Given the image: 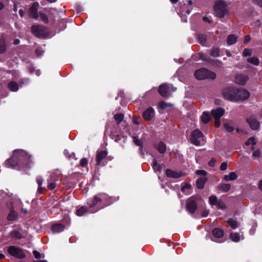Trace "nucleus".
I'll use <instances>...</instances> for the list:
<instances>
[{
    "label": "nucleus",
    "mask_w": 262,
    "mask_h": 262,
    "mask_svg": "<svg viewBox=\"0 0 262 262\" xmlns=\"http://www.w3.org/2000/svg\"><path fill=\"white\" fill-rule=\"evenodd\" d=\"M30 157V155L22 149L15 150L13 156L6 161V166L12 168H15L17 166L29 167Z\"/></svg>",
    "instance_id": "obj_1"
},
{
    "label": "nucleus",
    "mask_w": 262,
    "mask_h": 262,
    "mask_svg": "<svg viewBox=\"0 0 262 262\" xmlns=\"http://www.w3.org/2000/svg\"><path fill=\"white\" fill-rule=\"evenodd\" d=\"M214 14L219 18H223L228 13L226 4L223 1H217L215 3L213 7Z\"/></svg>",
    "instance_id": "obj_2"
},
{
    "label": "nucleus",
    "mask_w": 262,
    "mask_h": 262,
    "mask_svg": "<svg viewBox=\"0 0 262 262\" xmlns=\"http://www.w3.org/2000/svg\"><path fill=\"white\" fill-rule=\"evenodd\" d=\"M194 76L198 80H203L207 78L214 79L216 77V74L205 68H201L195 72Z\"/></svg>",
    "instance_id": "obj_3"
},
{
    "label": "nucleus",
    "mask_w": 262,
    "mask_h": 262,
    "mask_svg": "<svg viewBox=\"0 0 262 262\" xmlns=\"http://www.w3.org/2000/svg\"><path fill=\"white\" fill-rule=\"evenodd\" d=\"M190 140L191 143L196 146L203 145L206 142L202 133L198 129L192 132Z\"/></svg>",
    "instance_id": "obj_4"
},
{
    "label": "nucleus",
    "mask_w": 262,
    "mask_h": 262,
    "mask_svg": "<svg viewBox=\"0 0 262 262\" xmlns=\"http://www.w3.org/2000/svg\"><path fill=\"white\" fill-rule=\"evenodd\" d=\"M223 96L226 99L235 101L236 88L231 85H228L222 91Z\"/></svg>",
    "instance_id": "obj_5"
},
{
    "label": "nucleus",
    "mask_w": 262,
    "mask_h": 262,
    "mask_svg": "<svg viewBox=\"0 0 262 262\" xmlns=\"http://www.w3.org/2000/svg\"><path fill=\"white\" fill-rule=\"evenodd\" d=\"M7 252L10 255L18 259H23L26 257L23 249L15 246L8 247Z\"/></svg>",
    "instance_id": "obj_6"
},
{
    "label": "nucleus",
    "mask_w": 262,
    "mask_h": 262,
    "mask_svg": "<svg viewBox=\"0 0 262 262\" xmlns=\"http://www.w3.org/2000/svg\"><path fill=\"white\" fill-rule=\"evenodd\" d=\"M108 196L104 193H99L94 196L93 199H90L88 202V204L90 207L92 208L95 206L98 203L101 202L102 201H106Z\"/></svg>",
    "instance_id": "obj_7"
},
{
    "label": "nucleus",
    "mask_w": 262,
    "mask_h": 262,
    "mask_svg": "<svg viewBox=\"0 0 262 262\" xmlns=\"http://www.w3.org/2000/svg\"><path fill=\"white\" fill-rule=\"evenodd\" d=\"M235 96V101L243 100L247 99L249 97L250 93L245 89H236V95Z\"/></svg>",
    "instance_id": "obj_8"
},
{
    "label": "nucleus",
    "mask_w": 262,
    "mask_h": 262,
    "mask_svg": "<svg viewBox=\"0 0 262 262\" xmlns=\"http://www.w3.org/2000/svg\"><path fill=\"white\" fill-rule=\"evenodd\" d=\"M197 208L196 201L194 198H190L186 201V209L190 213H193Z\"/></svg>",
    "instance_id": "obj_9"
},
{
    "label": "nucleus",
    "mask_w": 262,
    "mask_h": 262,
    "mask_svg": "<svg viewBox=\"0 0 262 262\" xmlns=\"http://www.w3.org/2000/svg\"><path fill=\"white\" fill-rule=\"evenodd\" d=\"M39 8V4L38 3H33L29 10V15L31 18L37 20L38 18V9Z\"/></svg>",
    "instance_id": "obj_10"
},
{
    "label": "nucleus",
    "mask_w": 262,
    "mask_h": 262,
    "mask_svg": "<svg viewBox=\"0 0 262 262\" xmlns=\"http://www.w3.org/2000/svg\"><path fill=\"white\" fill-rule=\"evenodd\" d=\"M31 31L34 35L40 37L44 34L45 28L41 25H33L31 28Z\"/></svg>",
    "instance_id": "obj_11"
},
{
    "label": "nucleus",
    "mask_w": 262,
    "mask_h": 262,
    "mask_svg": "<svg viewBox=\"0 0 262 262\" xmlns=\"http://www.w3.org/2000/svg\"><path fill=\"white\" fill-rule=\"evenodd\" d=\"M158 92L163 97H168L170 95V87L166 84H163L159 87Z\"/></svg>",
    "instance_id": "obj_12"
},
{
    "label": "nucleus",
    "mask_w": 262,
    "mask_h": 262,
    "mask_svg": "<svg viewBox=\"0 0 262 262\" xmlns=\"http://www.w3.org/2000/svg\"><path fill=\"white\" fill-rule=\"evenodd\" d=\"M225 110L222 107H217L211 111V113L214 119H220L225 114Z\"/></svg>",
    "instance_id": "obj_13"
},
{
    "label": "nucleus",
    "mask_w": 262,
    "mask_h": 262,
    "mask_svg": "<svg viewBox=\"0 0 262 262\" xmlns=\"http://www.w3.org/2000/svg\"><path fill=\"white\" fill-rule=\"evenodd\" d=\"M155 116V111L154 110L149 107L147 108L143 113V118L147 121L150 120L152 118Z\"/></svg>",
    "instance_id": "obj_14"
},
{
    "label": "nucleus",
    "mask_w": 262,
    "mask_h": 262,
    "mask_svg": "<svg viewBox=\"0 0 262 262\" xmlns=\"http://www.w3.org/2000/svg\"><path fill=\"white\" fill-rule=\"evenodd\" d=\"M248 79L247 75L237 74L235 77V82L240 85H244Z\"/></svg>",
    "instance_id": "obj_15"
},
{
    "label": "nucleus",
    "mask_w": 262,
    "mask_h": 262,
    "mask_svg": "<svg viewBox=\"0 0 262 262\" xmlns=\"http://www.w3.org/2000/svg\"><path fill=\"white\" fill-rule=\"evenodd\" d=\"M247 122H248L251 128L253 130H256L259 127V123L254 118H250L248 119Z\"/></svg>",
    "instance_id": "obj_16"
},
{
    "label": "nucleus",
    "mask_w": 262,
    "mask_h": 262,
    "mask_svg": "<svg viewBox=\"0 0 262 262\" xmlns=\"http://www.w3.org/2000/svg\"><path fill=\"white\" fill-rule=\"evenodd\" d=\"M212 233L214 237L216 238H221L224 235V231L221 228H215L212 231Z\"/></svg>",
    "instance_id": "obj_17"
},
{
    "label": "nucleus",
    "mask_w": 262,
    "mask_h": 262,
    "mask_svg": "<svg viewBox=\"0 0 262 262\" xmlns=\"http://www.w3.org/2000/svg\"><path fill=\"white\" fill-rule=\"evenodd\" d=\"M106 155L107 152L106 151H98L96 158L97 164H100L101 161L106 157Z\"/></svg>",
    "instance_id": "obj_18"
},
{
    "label": "nucleus",
    "mask_w": 262,
    "mask_h": 262,
    "mask_svg": "<svg viewBox=\"0 0 262 262\" xmlns=\"http://www.w3.org/2000/svg\"><path fill=\"white\" fill-rule=\"evenodd\" d=\"M237 178V176L235 172H231L229 174L224 176V180L226 181H234Z\"/></svg>",
    "instance_id": "obj_19"
},
{
    "label": "nucleus",
    "mask_w": 262,
    "mask_h": 262,
    "mask_svg": "<svg viewBox=\"0 0 262 262\" xmlns=\"http://www.w3.org/2000/svg\"><path fill=\"white\" fill-rule=\"evenodd\" d=\"M166 174L168 177L178 178L181 176V173L171 170L170 169H167L166 170Z\"/></svg>",
    "instance_id": "obj_20"
},
{
    "label": "nucleus",
    "mask_w": 262,
    "mask_h": 262,
    "mask_svg": "<svg viewBox=\"0 0 262 262\" xmlns=\"http://www.w3.org/2000/svg\"><path fill=\"white\" fill-rule=\"evenodd\" d=\"M206 181L207 179L205 177H203L198 179L196 183L197 187L199 189L203 188Z\"/></svg>",
    "instance_id": "obj_21"
},
{
    "label": "nucleus",
    "mask_w": 262,
    "mask_h": 262,
    "mask_svg": "<svg viewBox=\"0 0 262 262\" xmlns=\"http://www.w3.org/2000/svg\"><path fill=\"white\" fill-rule=\"evenodd\" d=\"M64 229V226L61 224L54 225L52 227V230L54 233H58L62 231Z\"/></svg>",
    "instance_id": "obj_22"
},
{
    "label": "nucleus",
    "mask_w": 262,
    "mask_h": 262,
    "mask_svg": "<svg viewBox=\"0 0 262 262\" xmlns=\"http://www.w3.org/2000/svg\"><path fill=\"white\" fill-rule=\"evenodd\" d=\"M236 37L233 34L229 35L227 39V42L228 45H233L236 42Z\"/></svg>",
    "instance_id": "obj_23"
},
{
    "label": "nucleus",
    "mask_w": 262,
    "mask_h": 262,
    "mask_svg": "<svg viewBox=\"0 0 262 262\" xmlns=\"http://www.w3.org/2000/svg\"><path fill=\"white\" fill-rule=\"evenodd\" d=\"M17 217V213L14 210H11L8 215L7 219L8 221H14Z\"/></svg>",
    "instance_id": "obj_24"
},
{
    "label": "nucleus",
    "mask_w": 262,
    "mask_h": 262,
    "mask_svg": "<svg viewBox=\"0 0 262 262\" xmlns=\"http://www.w3.org/2000/svg\"><path fill=\"white\" fill-rule=\"evenodd\" d=\"M210 119V116L208 112H204L202 116L201 120L204 123H207Z\"/></svg>",
    "instance_id": "obj_25"
},
{
    "label": "nucleus",
    "mask_w": 262,
    "mask_h": 262,
    "mask_svg": "<svg viewBox=\"0 0 262 262\" xmlns=\"http://www.w3.org/2000/svg\"><path fill=\"white\" fill-rule=\"evenodd\" d=\"M8 88L11 91L16 92L18 90V85L14 81H11L8 84Z\"/></svg>",
    "instance_id": "obj_26"
},
{
    "label": "nucleus",
    "mask_w": 262,
    "mask_h": 262,
    "mask_svg": "<svg viewBox=\"0 0 262 262\" xmlns=\"http://www.w3.org/2000/svg\"><path fill=\"white\" fill-rule=\"evenodd\" d=\"M218 188L223 192H227L230 190L231 185L229 184H221L218 186Z\"/></svg>",
    "instance_id": "obj_27"
},
{
    "label": "nucleus",
    "mask_w": 262,
    "mask_h": 262,
    "mask_svg": "<svg viewBox=\"0 0 262 262\" xmlns=\"http://www.w3.org/2000/svg\"><path fill=\"white\" fill-rule=\"evenodd\" d=\"M247 61L255 66H258L259 63L258 58L256 57H250L247 59Z\"/></svg>",
    "instance_id": "obj_28"
},
{
    "label": "nucleus",
    "mask_w": 262,
    "mask_h": 262,
    "mask_svg": "<svg viewBox=\"0 0 262 262\" xmlns=\"http://www.w3.org/2000/svg\"><path fill=\"white\" fill-rule=\"evenodd\" d=\"M157 148L160 153H164L166 149V145L163 142H160L158 144Z\"/></svg>",
    "instance_id": "obj_29"
},
{
    "label": "nucleus",
    "mask_w": 262,
    "mask_h": 262,
    "mask_svg": "<svg viewBox=\"0 0 262 262\" xmlns=\"http://www.w3.org/2000/svg\"><path fill=\"white\" fill-rule=\"evenodd\" d=\"M230 238L234 242H238L240 240V235L238 233L231 232L230 235Z\"/></svg>",
    "instance_id": "obj_30"
},
{
    "label": "nucleus",
    "mask_w": 262,
    "mask_h": 262,
    "mask_svg": "<svg viewBox=\"0 0 262 262\" xmlns=\"http://www.w3.org/2000/svg\"><path fill=\"white\" fill-rule=\"evenodd\" d=\"M5 37L4 36H1L0 37V53H4L5 51Z\"/></svg>",
    "instance_id": "obj_31"
},
{
    "label": "nucleus",
    "mask_w": 262,
    "mask_h": 262,
    "mask_svg": "<svg viewBox=\"0 0 262 262\" xmlns=\"http://www.w3.org/2000/svg\"><path fill=\"white\" fill-rule=\"evenodd\" d=\"M38 17L45 24H47L49 22V19L47 15L43 12H39Z\"/></svg>",
    "instance_id": "obj_32"
},
{
    "label": "nucleus",
    "mask_w": 262,
    "mask_h": 262,
    "mask_svg": "<svg viewBox=\"0 0 262 262\" xmlns=\"http://www.w3.org/2000/svg\"><path fill=\"white\" fill-rule=\"evenodd\" d=\"M36 181L38 185V191L39 193H42L43 191V188L41 187V185L42 184L43 182L42 178L41 177H38L37 178Z\"/></svg>",
    "instance_id": "obj_33"
},
{
    "label": "nucleus",
    "mask_w": 262,
    "mask_h": 262,
    "mask_svg": "<svg viewBox=\"0 0 262 262\" xmlns=\"http://www.w3.org/2000/svg\"><path fill=\"white\" fill-rule=\"evenodd\" d=\"M227 223L233 229L238 227V223L234 220L230 219L227 221Z\"/></svg>",
    "instance_id": "obj_34"
},
{
    "label": "nucleus",
    "mask_w": 262,
    "mask_h": 262,
    "mask_svg": "<svg viewBox=\"0 0 262 262\" xmlns=\"http://www.w3.org/2000/svg\"><path fill=\"white\" fill-rule=\"evenodd\" d=\"M191 188V185L186 184L181 188V191L186 194H188L190 191Z\"/></svg>",
    "instance_id": "obj_35"
},
{
    "label": "nucleus",
    "mask_w": 262,
    "mask_h": 262,
    "mask_svg": "<svg viewBox=\"0 0 262 262\" xmlns=\"http://www.w3.org/2000/svg\"><path fill=\"white\" fill-rule=\"evenodd\" d=\"M12 237L17 239H20L24 237V236L18 231H14L11 233Z\"/></svg>",
    "instance_id": "obj_36"
},
{
    "label": "nucleus",
    "mask_w": 262,
    "mask_h": 262,
    "mask_svg": "<svg viewBox=\"0 0 262 262\" xmlns=\"http://www.w3.org/2000/svg\"><path fill=\"white\" fill-rule=\"evenodd\" d=\"M114 119L118 124L123 120L124 115L122 114H116L114 116Z\"/></svg>",
    "instance_id": "obj_37"
},
{
    "label": "nucleus",
    "mask_w": 262,
    "mask_h": 262,
    "mask_svg": "<svg viewBox=\"0 0 262 262\" xmlns=\"http://www.w3.org/2000/svg\"><path fill=\"white\" fill-rule=\"evenodd\" d=\"M87 209L85 207H82L79 209H78L76 211L77 215L79 216H81L83 215L86 211Z\"/></svg>",
    "instance_id": "obj_38"
},
{
    "label": "nucleus",
    "mask_w": 262,
    "mask_h": 262,
    "mask_svg": "<svg viewBox=\"0 0 262 262\" xmlns=\"http://www.w3.org/2000/svg\"><path fill=\"white\" fill-rule=\"evenodd\" d=\"M153 168L155 171H160L162 167L160 165L158 164L157 161L155 160L153 162Z\"/></svg>",
    "instance_id": "obj_39"
},
{
    "label": "nucleus",
    "mask_w": 262,
    "mask_h": 262,
    "mask_svg": "<svg viewBox=\"0 0 262 262\" xmlns=\"http://www.w3.org/2000/svg\"><path fill=\"white\" fill-rule=\"evenodd\" d=\"M220 50L217 48L212 49L210 51V55L213 57H217L219 56Z\"/></svg>",
    "instance_id": "obj_40"
},
{
    "label": "nucleus",
    "mask_w": 262,
    "mask_h": 262,
    "mask_svg": "<svg viewBox=\"0 0 262 262\" xmlns=\"http://www.w3.org/2000/svg\"><path fill=\"white\" fill-rule=\"evenodd\" d=\"M198 39L201 44L204 45L206 42V37L204 35H200L198 37Z\"/></svg>",
    "instance_id": "obj_41"
},
{
    "label": "nucleus",
    "mask_w": 262,
    "mask_h": 262,
    "mask_svg": "<svg viewBox=\"0 0 262 262\" xmlns=\"http://www.w3.org/2000/svg\"><path fill=\"white\" fill-rule=\"evenodd\" d=\"M224 128L228 132H232L234 130L233 127L229 123H227L224 124Z\"/></svg>",
    "instance_id": "obj_42"
},
{
    "label": "nucleus",
    "mask_w": 262,
    "mask_h": 262,
    "mask_svg": "<svg viewBox=\"0 0 262 262\" xmlns=\"http://www.w3.org/2000/svg\"><path fill=\"white\" fill-rule=\"evenodd\" d=\"M209 203L212 205H214L217 203V198L214 195H212L209 197Z\"/></svg>",
    "instance_id": "obj_43"
},
{
    "label": "nucleus",
    "mask_w": 262,
    "mask_h": 262,
    "mask_svg": "<svg viewBox=\"0 0 262 262\" xmlns=\"http://www.w3.org/2000/svg\"><path fill=\"white\" fill-rule=\"evenodd\" d=\"M56 187V184L54 182H50L48 180V188L50 190H53Z\"/></svg>",
    "instance_id": "obj_44"
},
{
    "label": "nucleus",
    "mask_w": 262,
    "mask_h": 262,
    "mask_svg": "<svg viewBox=\"0 0 262 262\" xmlns=\"http://www.w3.org/2000/svg\"><path fill=\"white\" fill-rule=\"evenodd\" d=\"M246 145H249L250 144L255 145V139L253 137L250 138L245 143Z\"/></svg>",
    "instance_id": "obj_45"
},
{
    "label": "nucleus",
    "mask_w": 262,
    "mask_h": 262,
    "mask_svg": "<svg viewBox=\"0 0 262 262\" xmlns=\"http://www.w3.org/2000/svg\"><path fill=\"white\" fill-rule=\"evenodd\" d=\"M35 53L38 56H40L44 53V50L41 48H37L35 50Z\"/></svg>",
    "instance_id": "obj_46"
},
{
    "label": "nucleus",
    "mask_w": 262,
    "mask_h": 262,
    "mask_svg": "<svg viewBox=\"0 0 262 262\" xmlns=\"http://www.w3.org/2000/svg\"><path fill=\"white\" fill-rule=\"evenodd\" d=\"M133 141L137 146H141L142 144L141 141L136 137H134Z\"/></svg>",
    "instance_id": "obj_47"
},
{
    "label": "nucleus",
    "mask_w": 262,
    "mask_h": 262,
    "mask_svg": "<svg viewBox=\"0 0 262 262\" xmlns=\"http://www.w3.org/2000/svg\"><path fill=\"white\" fill-rule=\"evenodd\" d=\"M243 56L247 57L251 55V51L248 49H245L243 52Z\"/></svg>",
    "instance_id": "obj_48"
},
{
    "label": "nucleus",
    "mask_w": 262,
    "mask_h": 262,
    "mask_svg": "<svg viewBox=\"0 0 262 262\" xmlns=\"http://www.w3.org/2000/svg\"><path fill=\"white\" fill-rule=\"evenodd\" d=\"M33 253L36 259H40L42 257L41 254L37 251L34 250Z\"/></svg>",
    "instance_id": "obj_49"
},
{
    "label": "nucleus",
    "mask_w": 262,
    "mask_h": 262,
    "mask_svg": "<svg viewBox=\"0 0 262 262\" xmlns=\"http://www.w3.org/2000/svg\"><path fill=\"white\" fill-rule=\"evenodd\" d=\"M88 161L86 158H82L80 160V165L82 167L85 166L88 164Z\"/></svg>",
    "instance_id": "obj_50"
},
{
    "label": "nucleus",
    "mask_w": 262,
    "mask_h": 262,
    "mask_svg": "<svg viewBox=\"0 0 262 262\" xmlns=\"http://www.w3.org/2000/svg\"><path fill=\"white\" fill-rule=\"evenodd\" d=\"M169 105H170L169 104L167 103L164 102H161L159 104L160 107L162 109H164Z\"/></svg>",
    "instance_id": "obj_51"
},
{
    "label": "nucleus",
    "mask_w": 262,
    "mask_h": 262,
    "mask_svg": "<svg viewBox=\"0 0 262 262\" xmlns=\"http://www.w3.org/2000/svg\"><path fill=\"white\" fill-rule=\"evenodd\" d=\"M220 168L222 170H225L227 168V164L226 162H223L222 163Z\"/></svg>",
    "instance_id": "obj_52"
},
{
    "label": "nucleus",
    "mask_w": 262,
    "mask_h": 262,
    "mask_svg": "<svg viewBox=\"0 0 262 262\" xmlns=\"http://www.w3.org/2000/svg\"><path fill=\"white\" fill-rule=\"evenodd\" d=\"M216 163V160L214 158H212L211 160L209 162L208 164L210 166L213 167L215 165Z\"/></svg>",
    "instance_id": "obj_53"
},
{
    "label": "nucleus",
    "mask_w": 262,
    "mask_h": 262,
    "mask_svg": "<svg viewBox=\"0 0 262 262\" xmlns=\"http://www.w3.org/2000/svg\"><path fill=\"white\" fill-rule=\"evenodd\" d=\"M196 173L198 174L202 175L204 177L206 174V172L203 170H198L196 171Z\"/></svg>",
    "instance_id": "obj_54"
},
{
    "label": "nucleus",
    "mask_w": 262,
    "mask_h": 262,
    "mask_svg": "<svg viewBox=\"0 0 262 262\" xmlns=\"http://www.w3.org/2000/svg\"><path fill=\"white\" fill-rule=\"evenodd\" d=\"M260 155V152L259 150H255L253 152V156L254 157H259Z\"/></svg>",
    "instance_id": "obj_55"
},
{
    "label": "nucleus",
    "mask_w": 262,
    "mask_h": 262,
    "mask_svg": "<svg viewBox=\"0 0 262 262\" xmlns=\"http://www.w3.org/2000/svg\"><path fill=\"white\" fill-rule=\"evenodd\" d=\"M251 40V37L249 35H247L245 37L244 43H247Z\"/></svg>",
    "instance_id": "obj_56"
},
{
    "label": "nucleus",
    "mask_w": 262,
    "mask_h": 262,
    "mask_svg": "<svg viewBox=\"0 0 262 262\" xmlns=\"http://www.w3.org/2000/svg\"><path fill=\"white\" fill-rule=\"evenodd\" d=\"M215 119V126L216 127H219L220 125V119Z\"/></svg>",
    "instance_id": "obj_57"
},
{
    "label": "nucleus",
    "mask_w": 262,
    "mask_h": 262,
    "mask_svg": "<svg viewBox=\"0 0 262 262\" xmlns=\"http://www.w3.org/2000/svg\"><path fill=\"white\" fill-rule=\"evenodd\" d=\"M141 120L139 118H134L133 120V122L136 124H139L140 123Z\"/></svg>",
    "instance_id": "obj_58"
},
{
    "label": "nucleus",
    "mask_w": 262,
    "mask_h": 262,
    "mask_svg": "<svg viewBox=\"0 0 262 262\" xmlns=\"http://www.w3.org/2000/svg\"><path fill=\"white\" fill-rule=\"evenodd\" d=\"M218 206L221 209H224L225 207V204L223 203L219 202Z\"/></svg>",
    "instance_id": "obj_59"
},
{
    "label": "nucleus",
    "mask_w": 262,
    "mask_h": 262,
    "mask_svg": "<svg viewBox=\"0 0 262 262\" xmlns=\"http://www.w3.org/2000/svg\"><path fill=\"white\" fill-rule=\"evenodd\" d=\"M208 214H209V211L207 210H205L203 212L202 215L203 217H206V216H207Z\"/></svg>",
    "instance_id": "obj_60"
},
{
    "label": "nucleus",
    "mask_w": 262,
    "mask_h": 262,
    "mask_svg": "<svg viewBox=\"0 0 262 262\" xmlns=\"http://www.w3.org/2000/svg\"><path fill=\"white\" fill-rule=\"evenodd\" d=\"M18 13H19V15H20L21 17H23L24 16V11H23L22 9H20V10H19Z\"/></svg>",
    "instance_id": "obj_61"
},
{
    "label": "nucleus",
    "mask_w": 262,
    "mask_h": 262,
    "mask_svg": "<svg viewBox=\"0 0 262 262\" xmlns=\"http://www.w3.org/2000/svg\"><path fill=\"white\" fill-rule=\"evenodd\" d=\"M19 42H20V41H19V39H16L14 41V45H18V44L19 43Z\"/></svg>",
    "instance_id": "obj_62"
},
{
    "label": "nucleus",
    "mask_w": 262,
    "mask_h": 262,
    "mask_svg": "<svg viewBox=\"0 0 262 262\" xmlns=\"http://www.w3.org/2000/svg\"><path fill=\"white\" fill-rule=\"evenodd\" d=\"M258 187L259 189L262 190V181H260L259 183Z\"/></svg>",
    "instance_id": "obj_63"
},
{
    "label": "nucleus",
    "mask_w": 262,
    "mask_h": 262,
    "mask_svg": "<svg viewBox=\"0 0 262 262\" xmlns=\"http://www.w3.org/2000/svg\"><path fill=\"white\" fill-rule=\"evenodd\" d=\"M200 57L203 60H206V57L204 56L203 54H200Z\"/></svg>",
    "instance_id": "obj_64"
}]
</instances>
